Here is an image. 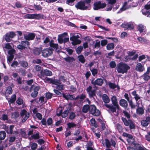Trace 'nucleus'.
Here are the masks:
<instances>
[{
	"instance_id": "f257e3e1",
	"label": "nucleus",
	"mask_w": 150,
	"mask_h": 150,
	"mask_svg": "<svg viewBox=\"0 0 150 150\" xmlns=\"http://www.w3.org/2000/svg\"><path fill=\"white\" fill-rule=\"evenodd\" d=\"M91 0H84L78 2L75 5V7L77 9L81 10H89L91 7Z\"/></svg>"
},
{
	"instance_id": "f03ea898",
	"label": "nucleus",
	"mask_w": 150,
	"mask_h": 150,
	"mask_svg": "<svg viewBox=\"0 0 150 150\" xmlns=\"http://www.w3.org/2000/svg\"><path fill=\"white\" fill-rule=\"evenodd\" d=\"M112 104L106 105V107L109 109L108 111H110L112 113L115 112L116 110H119L120 107L117 102V100L115 96H113L111 98Z\"/></svg>"
},
{
	"instance_id": "7ed1b4c3",
	"label": "nucleus",
	"mask_w": 150,
	"mask_h": 150,
	"mask_svg": "<svg viewBox=\"0 0 150 150\" xmlns=\"http://www.w3.org/2000/svg\"><path fill=\"white\" fill-rule=\"evenodd\" d=\"M130 68V67L127 64L122 62L118 64L116 67V70L118 72L122 74L127 73Z\"/></svg>"
},
{
	"instance_id": "20e7f679",
	"label": "nucleus",
	"mask_w": 150,
	"mask_h": 150,
	"mask_svg": "<svg viewBox=\"0 0 150 150\" xmlns=\"http://www.w3.org/2000/svg\"><path fill=\"white\" fill-rule=\"evenodd\" d=\"M67 34V33L64 32L62 34L58 35L57 40L59 43L62 44L64 43L65 44L69 41V38H64L63 39L64 37H66L68 35Z\"/></svg>"
},
{
	"instance_id": "39448f33",
	"label": "nucleus",
	"mask_w": 150,
	"mask_h": 150,
	"mask_svg": "<svg viewBox=\"0 0 150 150\" xmlns=\"http://www.w3.org/2000/svg\"><path fill=\"white\" fill-rule=\"evenodd\" d=\"M121 119L125 126H129V128L130 130L135 129V125L132 120H127L126 118L124 117H122Z\"/></svg>"
},
{
	"instance_id": "423d86ee",
	"label": "nucleus",
	"mask_w": 150,
	"mask_h": 150,
	"mask_svg": "<svg viewBox=\"0 0 150 150\" xmlns=\"http://www.w3.org/2000/svg\"><path fill=\"white\" fill-rule=\"evenodd\" d=\"M40 88L39 86H35L34 85H32L29 89V92H32L31 94V96L33 98H35L36 97L38 94V91L40 89Z\"/></svg>"
},
{
	"instance_id": "0eeeda50",
	"label": "nucleus",
	"mask_w": 150,
	"mask_h": 150,
	"mask_svg": "<svg viewBox=\"0 0 150 150\" xmlns=\"http://www.w3.org/2000/svg\"><path fill=\"white\" fill-rule=\"evenodd\" d=\"M94 79V78L92 79L91 81V84L94 86L93 87L94 88H98L96 85L101 86L103 83V80L100 78H97L95 81Z\"/></svg>"
},
{
	"instance_id": "6e6552de",
	"label": "nucleus",
	"mask_w": 150,
	"mask_h": 150,
	"mask_svg": "<svg viewBox=\"0 0 150 150\" xmlns=\"http://www.w3.org/2000/svg\"><path fill=\"white\" fill-rule=\"evenodd\" d=\"M93 6V10H98L105 8L106 6V4L105 3H102L100 1H98L94 2Z\"/></svg>"
},
{
	"instance_id": "1a4fd4ad",
	"label": "nucleus",
	"mask_w": 150,
	"mask_h": 150,
	"mask_svg": "<svg viewBox=\"0 0 150 150\" xmlns=\"http://www.w3.org/2000/svg\"><path fill=\"white\" fill-rule=\"evenodd\" d=\"M16 35L13 31L7 33L4 36V39L7 42H10L11 39L13 38Z\"/></svg>"
},
{
	"instance_id": "9d476101",
	"label": "nucleus",
	"mask_w": 150,
	"mask_h": 150,
	"mask_svg": "<svg viewBox=\"0 0 150 150\" xmlns=\"http://www.w3.org/2000/svg\"><path fill=\"white\" fill-rule=\"evenodd\" d=\"M90 113L94 116H98L100 114V111L97 109L94 105H91L90 109Z\"/></svg>"
},
{
	"instance_id": "9b49d317",
	"label": "nucleus",
	"mask_w": 150,
	"mask_h": 150,
	"mask_svg": "<svg viewBox=\"0 0 150 150\" xmlns=\"http://www.w3.org/2000/svg\"><path fill=\"white\" fill-rule=\"evenodd\" d=\"M54 50L52 48H47L42 51V55L45 57H47L51 55L53 53Z\"/></svg>"
},
{
	"instance_id": "f8f14e48",
	"label": "nucleus",
	"mask_w": 150,
	"mask_h": 150,
	"mask_svg": "<svg viewBox=\"0 0 150 150\" xmlns=\"http://www.w3.org/2000/svg\"><path fill=\"white\" fill-rule=\"evenodd\" d=\"M92 88L91 86H89L86 89V91L88 94L89 97L90 98L96 96V90L95 89L92 90Z\"/></svg>"
},
{
	"instance_id": "ddd939ff",
	"label": "nucleus",
	"mask_w": 150,
	"mask_h": 150,
	"mask_svg": "<svg viewBox=\"0 0 150 150\" xmlns=\"http://www.w3.org/2000/svg\"><path fill=\"white\" fill-rule=\"evenodd\" d=\"M47 81L49 82V83L57 85L58 84H61V83L59 80L54 78H50L46 77L45 78Z\"/></svg>"
},
{
	"instance_id": "4468645a",
	"label": "nucleus",
	"mask_w": 150,
	"mask_h": 150,
	"mask_svg": "<svg viewBox=\"0 0 150 150\" xmlns=\"http://www.w3.org/2000/svg\"><path fill=\"white\" fill-rule=\"evenodd\" d=\"M35 34L33 33H29L28 35H24V38L26 40H31L34 39Z\"/></svg>"
},
{
	"instance_id": "2eb2a0df",
	"label": "nucleus",
	"mask_w": 150,
	"mask_h": 150,
	"mask_svg": "<svg viewBox=\"0 0 150 150\" xmlns=\"http://www.w3.org/2000/svg\"><path fill=\"white\" fill-rule=\"evenodd\" d=\"M70 40L72 41L71 44L74 46L80 44L81 42V41L78 39L72 36L70 38Z\"/></svg>"
},
{
	"instance_id": "dca6fc26",
	"label": "nucleus",
	"mask_w": 150,
	"mask_h": 150,
	"mask_svg": "<svg viewBox=\"0 0 150 150\" xmlns=\"http://www.w3.org/2000/svg\"><path fill=\"white\" fill-rule=\"evenodd\" d=\"M102 99L104 103V105L106 107V105H108L107 103H109L110 99L108 96L105 94H104L102 96Z\"/></svg>"
},
{
	"instance_id": "f3484780",
	"label": "nucleus",
	"mask_w": 150,
	"mask_h": 150,
	"mask_svg": "<svg viewBox=\"0 0 150 150\" xmlns=\"http://www.w3.org/2000/svg\"><path fill=\"white\" fill-rule=\"evenodd\" d=\"M149 119H150V116H148L146 117L145 120H142L141 121V125L143 127L147 126L150 122L148 120Z\"/></svg>"
},
{
	"instance_id": "a211bd4d",
	"label": "nucleus",
	"mask_w": 150,
	"mask_h": 150,
	"mask_svg": "<svg viewBox=\"0 0 150 150\" xmlns=\"http://www.w3.org/2000/svg\"><path fill=\"white\" fill-rule=\"evenodd\" d=\"M150 72V66L147 68L146 71L143 74L144 79L145 81H148L150 78V76L148 75Z\"/></svg>"
},
{
	"instance_id": "6ab92c4d",
	"label": "nucleus",
	"mask_w": 150,
	"mask_h": 150,
	"mask_svg": "<svg viewBox=\"0 0 150 150\" xmlns=\"http://www.w3.org/2000/svg\"><path fill=\"white\" fill-rule=\"evenodd\" d=\"M71 106L69 105L67 107V109L64 110L63 112L62 115V117L63 118H65L68 116L69 111L71 110Z\"/></svg>"
},
{
	"instance_id": "aec40b11",
	"label": "nucleus",
	"mask_w": 150,
	"mask_h": 150,
	"mask_svg": "<svg viewBox=\"0 0 150 150\" xmlns=\"http://www.w3.org/2000/svg\"><path fill=\"white\" fill-rule=\"evenodd\" d=\"M119 104L121 106L125 109L127 108L128 105L127 101L123 99H122L120 100Z\"/></svg>"
},
{
	"instance_id": "412c9836",
	"label": "nucleus",
	"mask_w": 150,
	"mask_h": 150,
	"mask_svg": "<svg viewBox=\"0 0 150 150\" xmlns=\"http://www.w3.org/2000/svg\"><path fill=\"white\" fill-rule=\"evenodd\" d=\"M54 41L53 40H51L49 43L50 46L51 48H52L53 50H57L59 48V46L57 44L54 43Z\"/></svg>"
},
{
	"instance_id": "4be33fe9",
	"label": "nucleus",
	"mask_w": 150,
	"mask_h": 150,
	"mask_svg": "<svg viewBox=\"0 0 150 150\" xmlns=\"http://www.w3.org/2000/svg\"><path fill=\"white\" fill-rule=\"evenodd\" d=\"M91 122V125L92 126V127H91V129L94 128H97L98 127V125L97 124L96 121L94 118H92L90 120Z\"/></svg>"
},
{
	"instance_id": "5701e85b",
	"label": "nucleus",
	"mask_w": 150,
	"mask_h": 150,
	"mask_svg": "<svg viewBox=\"0 0 150 150\" xmlns=\"http://www.w3.org/2000/svg\"><path fill=\"white\" fill-rule=\"evenodd\" d=\"M64 59L66 62L69 63H71L75 60L74 58L73 57H71L68 56L67 57L64 58Z\"/></svg>"
},
{
	"instance_id": "b1692460",
	"label": "nucleus",
	"mask_w": 150,
	"mask_h": 150,
	"mask_svg": "<svg viewBox=\"0 0 150 150\" xmlns=\"http://www.w3.org/2000/svg\"><path fill=\"white\" fill-rule=\"evenodd\" d=\"M144 69L143 66L141 63H138L136 67V69L138 71L142 72Z\"/></svg>"
},
{
	"instance_id": "393cba45",
	"label": "nucleus",
	"mask_w": 150,
	"mask_h": 150,
	"mask_svg": "<svg viewBox=\"0 0 150 150\" xmlns=\"http://www.w3.org/2000/svg\"><path fill=\"white\" fill-rule=\"evenodd\" d=\"M16 100V94H13L11 98L8 100V102L9 104H13L14 103Z\"/></svg>"
},
{
	"instance_id": "a878e982",
	"label": "nucleus",
	"mask_w": 150,
	"mask_h": 150,
	"mask_svg": "<svg viewBox=\"0 0 150 150\" xmlns=\"http://www.w3.org/2000/svg\"><path fill=\"white\" fill-rule=\"evenodd\" d=\"M91 108L90 106L88 105H84L82 108V111L84 113H86Z\"/></svg>"
},
{
	"instance_id": "bb28decb",
	"label": "nucleus",
	"mask_w": 150,
	"mask_h": 150,
	"mask_svg": "<svg viewBox=\"0 0 150 150\" xmlns=\"http://www.w3.org/2000/svg\"><path fill=\"white\" fill-rule=\"evenodd\" d=\"M136 112L137 114L142 115L144 113V110L142 107H139L136 110Z\"/></svg>"
},
{
	"instance_id": "cd10ccee",
	"label": "nucleus",
	"mask_w": 150,
	"mask_h": 150,
	"mask_svg": "<svg viewBox=\"0 0 150 150\" xmlns=\"http://www.w3.org/2000/svg\"><path fill=\"white\" fill-rule=\"evenodd\" d=\"M67 127L66 128V130L71 129L76 126V124L73 122H69L67 124Z\"/></svg>"
},
{
	"instance_id": "c85d7f7f",
	"label": "nucleus",
	"mask_w": 150,
	"mask_h": 150,
	"mask_svg": "<svg viewBox=\"0 0 150 150\" xmlns=\"http://www.w3.org/2000/svg\"><path fill=\"white\" fill-rule=\"evenodd\" d=\"M21 44L24 47V48H27L30 45V43L27 40H23L21 41Z\"/></svg>"
},
{
	"instance_id": "c756f323",
	"label": "nucleus",
	"mask_w": 150,
	"mask_h": 150,
	"mask_svg": "<svg viewBox=\"0 0 150 150\" xmlns=\"http://www.w3.org/2000/svg\"><path fill=\"white\" fill-rule=\"evenodd\" d=\"M32 139H38L40 138L39 132L37 131L36 133L33 134L31 136V137Z\"/></svg>"
},
{
	"instance_id": "7c9ffc66",
	"label": "nucleus",
	"mask_w": 150,
	"mask_h": 150,
	"mask_svg": "<svg viewBox=\"0 0 150 150\" xmlns=\"http://www.w3.org/2000/svg\"><path fill=\"white\" fill-rule=\"evenodd\" d=\"M132 93L133 96H135L134 98L137 102L140 99V97L138 94H137V92L136 91H133Z\"/></svg>"
},
{
	"instance_id": "2f4dec72",
	"label": "nucleus",
	"mask_w": 150,
	"mask_h": 150,
	"mask_svg": "<svg viewBox=\"0 0 150 150\" xmlns=\"http://www.w3.org/2000/svg\"><path fill=\"white\" fill-rule=\"evenodd\" d=\"M14 127L13 125H10L9 128H8L6 130L7 133L8 134H13V129Z\"/></svg>"
},
{
	"instance_id": "473e14b6",
	"label": "nucleus",
	"mask_w": 150,
	"mask_h": 150,
	"mask_svg": "<svg viewBox=\"0 0 150 150\" xmlns=\"http://www.w3.org/2000/svg\"><path fill=\"white\" fill-rule=\"evenodd\" d=\"M114 48V45L113 43H110L108 44L106 46V49L109 50H113Z\"/></svg>"
},
{
	"instance_id": "72a5a7b5",
	"label": "nucleus",
	"mask_w": 150,
	"mask_h": 150,
	"mask_svg": "<svg viewBox=\"0 0 150 150\" xmlns=\"http://www.w3.org/2000/svg\"><path fill=\"white\" fill-rule=\"evenodd\" d=\"M6 134L5 132L4 131L0 132V140H4L5 138Z\"/></svg>"
},
{
	"instance_id": "f704fd0d",
	"label": "nucleus",
	"mask_w": 150,
	"mask_h": 150,
	"mask_svg": "<svg viewBox=\"0 0 150 150\" xmlns=\"http://www.w3.org/2000/svg\"><path fill=\"white\" fill-rule=\"evenodd\" d=\"M104 143L105 144L106 147L108 149L111 146L110 142L108 139L106 138L105 139Z\"/></svg>"
},
{
	"instance_id": "c9c22d12",
	"label": "nucleus",
	"mask_w": 150,
	"mask_h": 150,
	"mask_svg": "<svg viewBox=\"0 0 150 150\" xmlns=\"http://www.w3.org/2000/svg\"><path fill=\"white\" fill-rule=\"evenodd\" d=\"M142 12L144 15L148 17H150V12L148 10L143 9L142 10Z\"/></svg>"
},
{
	"instance_id": "e433bc0d",
	"label": "nucleus",
	"mask_w": 150,
	"mask_h": 150,
	"mask_svg": "<svg viewBox=\"0 0 150 150\" xmlns=\"http://www.w3.org/2000/svg\"><path fill=\"white\" fill-rule=\"evenodd\" d=\"M41 50L38 48H36L33 50L34 54L36 55H38L41 53Z\"/></svg>"
},
{
	"instance_id": "4c0bfd02",
	"label": "nucleus",
	"mask_w": 150,
	"mask_h": 150,
	"mask_svg": "<svg viewBox=\"0 0 150 150\" xmlns=\"http://www.w3.org/2000/svg\"><path fill=\"white\" fill-rule=\"evenodd\" d=\"M108 85L110 88L112 89H114L117 87V85L114 83L110 82H108Z\"/></svg>"
},
{
	"instance_id": "58836bf2",
	"label": "nucleus",
	"mask_w": 150,
	"mask_h": 150,
	"mask_svg": "<svg viewBox=\"0 0 150 150\" xmlns=\"http://www.w3.org/2000/svg\"><path fill=\"white\" fill-rule=\"evenodd\" d=\"M78 58H79V61L80 62H81L83 64L85 63V60L83 56V55L81 54L80 55H79L78 56Z\"/></svg>"
},
{
	"instance_id": "ea45409f",
	"label": "nucleus",
	"mask_w": 150,
	"mask_h": 150,
	"mask_svg": "<svg viewBox=\"0 0 150 150\" xmlns=\"http://www.w3.org/2000/svg\"><path fill=\"white\" fill-rule=\"evenodd\" d=\"M76 117V114L73 112H71L69 113V119L71 120L74 119Z\"/></svg>"
},
{
	"instance_id": "a19ab883",
	"label": "nucleus",
	"mask_w": 150,
	"mask_h": 150,
	"mask_svg": "<svg viewBox=\"0 0 150 150\" xmlns=\"http://www.w3.org/2000/svg\"><path fill=\"white\" fill-rule=\"evenodd\" d=\"M137 40L141 43H147V40L144 37H139L137 38Z\"/></svg>"
},
{
	"instance_id": "79ce46f5",
	"label": "nucleus",
	"mask_w": 150,
	"mask_h": 150,
	"mask_svg": "<svg viewBox=\"0 0 150 150\" xmlns=\"http://www.w3.org/2000/svg\"><path fill=\"white\" fill-rule=\"evenodd\" d=\"M44 73H45V76H51L52 75V72L47 69H45Z\"/></svg>"
},
{
	"instance_id": "37998d69",
	"label": "nucleus",
	"mask_w": 150,
	"mask_h": 150,
	"mask_svg": "<svg viewBox=\"0 0 150 150\" xmlns=\"http://www.w3.org/2000/svg\"><path fill=\"white\" fill-rule=\"evenodd\" d=\"M116 128L120 133L122 132L123 129L122 126L120 124L117 123V124Z\"/></svg>"
},
{
	"instance_id": "c03bdc74",
	"label": "nucleus",
	"mask_w": 150,
	"mask_h": 150,
	"mask_svg": "<svg viewBox=\"0 0 150 150\" xmlns=\"http://www.w3.org/2000/svg\"><path fill=\"white\" fill-rule=\"evenodd\" d=\"M43 16H44L43 15L41 14H37V13L34 14V18L37 19H39L40 18H43Z\"/></svg>"
},
{
	"instance_id": "a18cd8bd",
	"label": "nucleus",
	"mask_w": 150,
	"mask_h": 150,
	"mask_svg": "<svg viewBox=\"0 0 150 150\" xmlns=\"http://www.w3.org/2000/svg\"><path fill=\"white\" fill-rule=\"evenodd\" d=\"M16 103H17L18 105H21L23 104V101L22 98L20 97H19L16 101Z\"/></svg>"
},
{
	"instance_id": "49530a36",
	"label": "nucleus",
	"mask_w": 150,
	"mask_h": 150,
	"mask_svg": "<svg viewBox=\"0 0 150 150\" xmlns=\"http://www.w3.org/2000/svg\"><path fill=\"white\" fill-rule=\"evenodd\" d=\"M6 92L8 94H11L13 92V90L12 87L10 86L7 87L6 90Z\"/></svg>"
},
{
	"instance_id": "de8ad7c7",
	"label": "nucleus",
	"mask_w": 150,
	"mask_h": 150,
	"mask_svg": "<svg viewBox=\"0 0 150 150\" xmlns=\"http://www.w3.org/2000/svg\"><path fill=\"white\" fill-rule=\"evenodd\" d=\"M20 133L23 138H27V136L26 133L25 131H23L22 129H21Z\"/></svg>"
},
{
	"instance_id": "09e8293b",
	"label": "nucleus",
	"mask_w": 150,
	"mask_h": 150,
	"mask_svg": "<svg viewBox=\"0 0 150 150\" xmlns=\"http://www.w3.org/2000/svg\"><path fill=\"white\" fill-rule=\"evenodd\" d=\"M109 66L111 68H115L116 66V64L115 62L113 61H111L109 63Z\"/></svg>"
},
{
	"instance_id": "8fccbe9b",
	"label": "nucleus",
	"mask_w": 150,
	"mask_h": 150,
	"mask_svg": "<svg viewBox=\"0 0 150 150\" xmlns=\"http://www.w3.org/2000/svg\"><path fill=\"white\" fill-rule=\"evenodd\" d=\"M19 113L18 112L15 111L12 113V116L13 118L16 119L19 117Z\"/></svg>"
},
{
	"instance_id": "3c124183",
	"label": "nucleus",
	"mask_w": 150,
	"mask_h": 150,
	"mask_svg": "<svg viewBox=\"0 0 150 150\" xmlns=\"http://www.w3.org/2000/svg\"><path fill=\"white\" fill-rule=\"evenodd\" d=\"M83 49V47L81 46H80L78 47L76 49V51L77 53L79 54L81 53Z\"/></svg>"
},
{
	"instance_id": "603ef678",
	"label": "nucleus",
	"mask_w": 150,
	"mask_h": 150,
	"mask_svg": "<svg viewBox=\"0 0 150 150\" xmlns=\"http://www.w3.org/2000/svg\"><path fill=\"white\" fill-rule=\"evenodd\" d=\"M16 52L15 50L13 48H12L9 50L8 52V54L10 55L14 56L13 54Z\"/></svg>"
},
{
	"instance_id": "864d4df0",
	"label": "nucleus",
	"mask_w": 150,
	"mask_h": 150,
	"mask_svg": "<svg viewBox=\"0 0 150 150\" xmlns=\"http://www.w3.org/2000/svg\"><path fill=\"white\" fill-rule=\"evenodd\" d=\"M30 116V114L29 112H28V113L25 115V116L24 117V118L22 120V122H25L27 120L29 117Z\"/></svg>"
},
{
	"instance_id": "5fc2aeb1",
	"label": "nucleus",
	"mask_w": 150,
	"mask_h": 150,
	"mask_svg": "<svg viewBox=\"0 0 150 150\" xmlns=\"http://www.w3.org/2000/svg\"><path fill=\"white\" fill-rule=\"evenodd\" d=\"M129 106L132 109H134L135 108L136 105L133 103V101L132 100H130L129 101Z\"/></svg>"
},
{
	"instance_id": "6e6d98bb",
	"label": "nucleus",
	"mask_w": 150,
	"mask_h": 150,
	"mask_svg": "<svg viewBox=\"0 0 150 150\" xmlns=\"http://www.w3.org/2000/svg\"><path fill=\"white\" fill-rule=\"evenodd\" d=\"M144 27L142 25H139L138 26V29L140 33L143 32L144 31Z\"/></svg>"
},
{
	"instance_id": "4d7b16f0",
	"label": "nucleus",
	"mask_w": 150,
	"mask_h": 150,
	"mask_svg": "<svg viewBox=\"0 0 150 150\" xmlns=\"http://www.w3.org/2000/svg\"><path fill=\"white\" fill-rule=\"evenodd\" d=\"M38 145L35 143H33L31 144V149L32 150H35L37 148Z\"/></svg>"
},
{
	"instance_id": "13d9d810",
	"label": "nucleus",
	"mask_w": 150,
	"mask_h": 150,
	"mask_svg": "<svg viewBox=\"0 0 150 150\" xmlns=\"http://www.w3.org/2000/svg\"><path fill=\"white\" fill-rule=\"evenodd\" d=\"M52 94L50 92H47L45 93V96L47 99H50L52 98Z\"/></svg>"
},
{
	"instance_id": "bf43d9fd",
	"label": "nucleus",
	"mask_w": 150,
	"mask_h": 150,
	"mask_svg": "<svg viewBox=\"0 0 150 150\" xmlns=\"http://www.w3.org/2000/svg\"><path fill=\"white\" fill-rule=\"evenodd\" d=\"M53 123L52 119L51 117L48 118L47 120V123L48 126L52 125Z\"/></svg>"
},
{
	"instance_id": "052dcab7",
	"label": "nucleus",
	"mask_w": 150,
	"mask_h": 150,
	"mask_svg": "<svg viewBox=\"0 0 150 150\" xmlns=\"http://www.w3.org/2000/svg\"><path fill=\"white\" fill-rule=\"evenodd\" d=\"M91 71L93 76H95L98 73V70L96 69L93 68L92 70H91Z\"/></svg>"
},
{
	"instance_id": "680f3d73",
	"label": "nucleus",
	"mask_w": 150,
	"mask_h": 150,
	"mask_svg": "<svg viewBox=\"0 0 150 150\" xmlns=\"http://www.w3.org/2000/svg\"><path fill=\"white\" fill-rule=\"evenodd\" d=\"M93 129L92 128V131L94 133V134L95 135V136L97 137L98 139L100 138V132H98L96 133L95 132V129L94 128H93Z\"/></svg>"
},
{
	"instance_id": "e2e57ef3",
	"label": "nucleus",
	"mask_w": 150,
	"mask_h": 150,
	"mask_svg": "<svg viewBox=\"0 0 150 150\" xmlns=\"http://www.w3.org/2000/svg\"><path fill=\"white\" fill-rule=\"evenodd\" d=\"M108 41L107 40L104 39L102 40L101 41V45L102 46H104L107 45L108 43Z\"/></svg>"
},
{
	"instance_id": "0e129e2a",
	"label": "nucleus",
	"mask_w": 150,
	"mask_h": 150,
	"mask_svg": "<svg viewBox=\"0 0 150 150\" xmlns=\"http://www.w3.org/2000/svg\"><path fill=\"white\" fill-rule=\"evenodd\" d=\"M34 69L36 71H40L42 70V68L39 65H36L34 67Z\"/></svg>"
},
{
	"instance_id": "69168bd1",
	"label": "nucleus",
	"mask_w": 150,
	"mask_h": 150,
	"mask_svg": "<svg viewBox=\"0 0 150 150\" xmlns=\"http://www.w3.org/2000/svg\"><path fill=\"white\" fill-rule=\"evenodd\" d=\"M123 113L124 114V115L127 118L129 119L130 117V114L128 113L127 111L123 110Z\"/></svg>"
},
{
	"instance_id": "338daca9",
	"label": "nucleus",
	"mask_w": 150,
	"mask_h": 150,
	"mask_svg": "<svg viewBox=\"0 0 150 150\" xmlns=\"http://www.w3.org/2000/svg\"><path fill=\"white\" fill-rule=\"evenodd\" d=\"M28 112H27V111L25 109L22 110L20 112L21 116L22 117L24 115H26Z\"/></svg>"
},
{
	"instance_id": "774afa93",
	"label": "nucleus",
	"mask_w": 150,
	"mask_h": 150,
	"mask_svg": "<svg viewBox=\"0 0 150 150\" xmlns=\"http://www.w3.org/2000/svg\"><path fill=\"white\" fill-rule=\"evenodd\" d=\"M26 17L27 18L29 19H34V14H28L26 15Z\"/></svg>"
}]
</instances>
